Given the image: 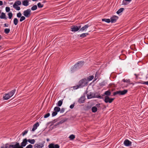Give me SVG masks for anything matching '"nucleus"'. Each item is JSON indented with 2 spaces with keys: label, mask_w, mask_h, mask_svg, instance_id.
<instances>
[{
  "label": "nucleus",
  "mask_w": 148,
  "mask_h": 148,
  "mask_svg": "<svg viewBox=\"0 0 148 148\" xmlns=\"http://www.w3.org/2000/svg\"><path fill=\"white\" fill-rule=\"evenodd\" d=\"M0 18L1 19H4L5 20H6L7 18L6 17L5 14L3 12H2L1 13V15L0 16Z\"/></svg>",
  "instance_id": "nucleus-17"
},
{
  "label": "nucleus",
  "mask_w": 148,
  "mask_h": 148,
  "mask_svg": "<svg viewBox=\"0 0 148 148\" xmlns=\"http://www.w3.org/2000/svg\"><path fill=\"white\" fill-rule=\"evenodd\" d=\"M88 80L87 79L84 78L81 80L79 82V85L74 87L75 89L81 88L86 85L88 83Z\"/></svg>",
  "instance_id": "nucleus-1"
},
{
  "label": "nucleus",
  "mask_w": 148,
  "mask_h": 148,
  "mask_svg": "<svg viewBox=\"0 0 148 148\" xmlns=\"http://www.w3.org/2000/svg\"><path fill=\"white\" fill-rule=\"evenodd\" d=\"M37 5L38 8H40L43 7L44 5L40 3H38Z\"/></svg>",
  "instance_id": "nucleus-32"
},
{
  "label": "nucleus",
  "mask_w": 148,
  "mask_h": 148,
  "mask_svg": "<svg viewBox=\"0 0 148 148\" xmlns=\"http://www.w3.org/2000/svg\"><path fill=\"white\" fill-rule=\"evenodd\" d=\"M1 47L0 46V49H1Z\"/></svg>",
  "instance_id": "nucleus-61"
},
{
  "label": "nucleus",
  "mask_w": 148,
  "mask_h": 148,
  "mask_svg": "<svg viewBox=\"0 0 148 148\" xmlns=\"http://www.w3.org/2000/svg\"><path fill=\"white\" fill-rule=\"evenodd\" d=\"M84 64V62H78L74 65L78 70L81 68L83 66Z\"/></svg>",
  "instance_id": "nucleus-6"
},
{
  "label": "nucleus",
  "mask_w": 148,
  "mask_h": 148,
  "mask_svg": "<svg viewBox=\"0 0 148 148\" xmlns=\"http://www.w3.org/2000/svg\"><path fill=\"white\" fill-rule=\"evenodd\" d=\"M47 141H49V138H47Z\"/></svg>",
  "instance_id": "nucleus-58"
},
{
  "label": "nucleus",
  "mask_w": 148,
  "mask_h": 148,
  "mask_svg": "<svg viewBox=\"0 0 148 148\" xmlns=\"http://www.w3.org/2000/svg\"><path fill=\"white\" fill-rule=\"evenodd\" d=\"M16 91L15 89L12 90L10 93L5 95V96L3 97V99L4 100L9 99L10 97H12Z\"/></svg>",
  "instance_id": "nucleus-2"
},
{
  "label": "nucleus",
  "mask_w": 148,
  "mask_h": 148,
  "mask_svg": "<svg viewBox=\"0 0 148 148\" xmlns=\"http://www.w3.org/2000/svg\"><path fill=\"white\" fill-rule=\"evenodd\" d=\"M5 10L7 12H8L10 11V8L9 7H6L5 8Z\"/></svg>",
  "instance_id": "nucleus-48"
},
{
  "label": "nucleus",
  "mask_w": 148,
  "mask_h": 148,
  "mask_svg": "<svg viewBox=\"0 0 148 148\" xmlns=\"http://www.w3.org/2000/svg\"><path fill=\"white\" fill-rule=\"evenodd\" d=\"M54 110L55 111H56L57 112H59L60 110V108L58 107H56L54 108Z\"/></svg>",
  "instance_id": "nucleus-26"
},
{
  "label": "nucleus",
  "mask_w": 148,
  "mask_h": 148,
  "mask_svg": "<svg viewBox=\"0 0 148 148\" xmlns=\"http://www.w3.org/2000/svg\"><path fill=\"white\" fill-rule=\"evenodd\" d=\"M54 148H59L60 146L58 144H54Z\"/></svg>",
  "instance_id": "nucleus-45"
},
{
  "label": "nucleus",
  "mask_w": 148,
  "mask_h": 148,
  "mask_svg": "<svg viewBox=\"0 0 148 148\" xmlns=\"http://www.w3.org/2000/svg\"><path fill=\"white\" fill-rule=\"evenodd\" d=\"M10 31V30L9 29L6 28L4 29V32L6 34H8L9 33Z\"/></svg>",
  "instance_id": "nucleus-31"
},
{
  "label": "nucleus",
  "mask_w": 148,
  "mask_h": 148,
  "mask_svg": "<svg viewBox=\"0 0 148 148\" xmlns=\"http://www.w3.org/2000/svg\"><path fill=\"white\" fill-rule=\"evenodd\" d=\"M13 7L16 10H20V8L18 6H14L13 5Z\"/></svg>",
  "instance_id": "nucleus-33"
},
{
  "label": "nucleus",
  "mask_w": 148,
  "mask_h": 148,
  "mask_svg": "<svg viewBox=\"0 0 148 148\" xmlns=\"http://www.w3.org/2000/svg\"><path fill=\"white\" fill-rule=\"evenodd\" d=\"M114 98H110L108 96H106L105 97L104 101L106 103H111L114 100Z\"/></svg>",
  "instance_id": "nucleus-8"
},
{
  "label": "nucleus",
  "mask_w": 148,
  "mask_h": 148,
  "mask_svg": "<svg viewBox=\"0 0 148 148\" xmlns=\"http://www.w3.org/2000/svg\"><path fill=\"white\" fill-rule=\"evenodd\" d=\"M127 92V90H124L123 91H118L114 92L113 95L115 96L117 94L120 95H123L126 94Z\"/></svg>",
  "instance_id": "nucleus-3"
},
{
  "label": "nucleus",
  "mask_w": 148,
  "mask_h": 148,
  "mask_svg": "<svg viewBox=\"0 0 148 148\" xmlns=\"http://www.w3.org/2000/svg\"><path fill=\"white\" fill-rule=\"evenodd\" d=\"M25 18L24 16H22L21 17V18L20 20V21L21 22L25 20Z\"/></svg>",
  "instance_id": "nucleus-41"
},
{
  "label": "nucleus",
  "mask_w": 148,
  "mask_h": 148,
  "mask_svg": "<svg viewBox=\"0 0 148 148\" xmlns=\"http://www.w3.org/2000/svg\"><path fill=\"white\" fill-rule=\"evenodd\" d=\"M37 5H34L31 8V9L32 10H36L37 9Z\"/></svg>",
  "instance_id": "nucleus-34"
},
{
  "label": "nucleus",
  "mask_w": 148,
  "mask_h": 148,
  "mask_svg": "<svg viewBox=\"0 0 148 148\" xmlns=\"http://www.w3.org/2000/svg\"><path fill=\"white\" fill-rule=\"evenodd\" d=\"M8 16L9 19H11L12 16V12H9L8 14Z\"/></svg>",
  "instance_id": "nucleus-38"
},
{
  "label": "nucleus",
  "mask_w": 148,
  "mask_h": 148,
  "mask_svg": "<svg viewBox=\"0 0 148 148\" xmlns=\"http://www.w3.org/2000/svg\"><path fill=\"white\" fill-rule=\"evenodd\" d=\"M15 148V144L9 145L8 143L6 144L1 147V148Z\"/></svg>",
  "instance_id": "nucleus-7"
},
{
  "label": "nucleus",
  "mask_w": 148,
  "mask_h": 148,
  "mask_svg": "<svg viewBox=\"0 0 148 148\" xmlns=\"http://www.w3.org/2000/svg\"><path fill=\"white\" fill-rule=\"evenodd\" d=\"M136 76V77H138V75H137L136 74H134Z\"/></svg>",
  "instance_id": "nucleus-56"
},
{
  "label": "nucleus",
  "mask_w": 148,
  "mask_h": 148,
  "mask_svg": "<svg viewBox=\"0 0 148 148\" xmlns=\"http://www.w3.org/2000/svg\"><path fill=\"white\" fill-rule=\"evenodd\" d=\"M3 4V1H0V5H2Z\"/></svg>",
  "instance_id": "nucleus-53"
},
{
  "label": "nucleus",
  "mask_w": 148,
  "mask_h": 148,
  "mask_svg": "<svg viewBox=\"0 0 148 148\" xmlns=\"http://www.w3.org/2000/svg\"><path fill=\"white\" fill-rule=\"evenodd\" d=\"M5 27H8V24H4Z\"/></svg>",
  "instance_id": "nucleus-54"
},
{
  "label": "nucleus",
  "mask_w": 148,
  "mask_h": 148,
  "mask_svg": "<svg viewBox=\"0 0 148 148\" xmlns=\"http://www.w3.org/2000/svg\"><path fill=\"white\" fill-rule=\"evenodd\" d=\"M97 109L95 106H93L92 108V111L93 112H95L97 111Z\"/></svg>",
  "instance_id": "nucleus-24"
},
{
  "label": "nucleus",
  "mask_w": 148,
  "mask_h": 148,
  "mask_svg": "<svg viewBox=\"0 0 148 148\" xmlns=\"http://www.w3.org/2000/svg\"><path fill=\"white\" fill-rule=\"evenodd\" d=\"M1 36L0 35V40L1 39Z\"/></svg>",
  "instance_id": "nucleus-60"
},
{
  "label": "nucleus",
  "mask_w": 148,
  "mask_h": 148,
  "mask_svg": "<svg viewBox=\"0 0 148 148\" xmlns=\"http://www.w3.org/2000/svg\"><path fill=\"white\" fill-rule=\"evenodd\" d=\"M74 104H71V106H70V108L71 109H72L73 108V107H74Z\"/></svg>",
  "instance_id": "nucleus-52"
},
{
  "label": "nucleus",
  "mask_w": 148,
  "mask_h": 148,
  "mask_svg": "<svg viewBox=\"0 0 148 148\" xmlns=\"http://www.w3.org/2000/svg\"><path fill=\"white\" fill-rule=\"evenodd\" d=\"M124 10V8H121L117 11L116 13L118 14H119L122 12Z\"/></svg>",
  "instance_id": "nucleus-23"
},
{
  "label": "nucleus",
  "mask_w": 148,
  "mask_h": 148,
  "mask_svg": "<svg viewBox=\"0 0 148 148\" xmlns=\"http://www.w3.org/2000/svg\"><path fill=\"white\" fill-rule=\"evenodd\" d=\"M62 123V122L61 121H60V122H59L58 123V124H57V125H59V124H61V123Z\"/></svg>",
  "instance_id": "nucleus-55"
},
{
  "label": "nucleus",
  "mask_w": 148,
  "mask_h": 148,
  "mask_svg": "<svg viewBox=\"0 0 148 148\" xmlns=\"http://www.w3.org/2000/svg\"><path fill=\"white\" fill-rule=\"evenodd\" d=\"M50 115V114L49 113H48L46 114H45L44 116L45 118H47Z\"/></svg>",
  "instance_id": "nucleus-44"
},
{
  "label": "nucleus",
  "mask_w": 148,
  "mask_h": 148,
  "mask_svg": "<svg viewBox=\"0 0 148 148\" xmlns=\"http://www.w3.org/2000/svg\"><path fill=\"white\" fill-rule=\"evenodd\" d=\"M106 83L105 81H103L102 82H101L100 84V85L101 86H104L106 85Z\"/></svg>",
  "instance_id": "nucleus-36"
},
{
  "label": "nucleus",
  "mask_w": 148,
  "mask_h": 148,
  "mask_svg": "<svg viewBox=\"0 0 148 148\" xmlns=\"http://www.w3.org/2000/svg\"><path fill=\"white\" fill-rule=\"evenodd\" d=\"M33 147V146L29 144L26 146V148H32Z\"/></svg>",
  "instance_id": "nucleus-47"
},
{
  "label": "nucleus",
  "mask_w": 148,
  "mask_h": 148,
  "mask_svg": "<svg viewBox=\"0 0 148 148\" xmlns=\"http://www.w3.org/2000/svg\"><path fill=\"white\" fill-rule=\"evenodd\" d=\"M77 70V69L76 68V67L75 66V65H74V66H73L71 68V69L70 72L71 73H73L75 71Z\"/></svg>",
  "instance_id": "nucleus-16"
},
{
  "label": "nucleus",
  "mask_w": 148,
  "mask_h": 148,
  "mask_svg": "<svg viewBox=\"0 0 148 148\" xmlns=\"http://www.w3.org/2000/svg\"><path fill=\"white\" fill-rule=\"evenodd\" d=\"M21 15H22V14H21V13L20 12L18 13L17 14V16L18 18L21 17Z\"/></svg>",
  "instance_id": "nucleus-43"
},
{
  "label": "nucleus",
  "mask_w": 148,
  "mask_h": 148,
  "mask_svg": "<svg viewBox=\"0 0 148 148\" xmlns=\"http://www.w3.org/2000/svg\"><path fill=\"white\" fill-rule=\"evenodd\" d=\"M44 146V144L42 143H39L36 144L34 145L35 148H42Z\"/></svg>",
  "instance_id": "nucleus-11"
},
{
  "label": "nucleus",
  "mask_w": 148,
  "mask_h": 148,
  "mask_svg": "<svg viewBox=\"0 0 148 148\" xmlns=\"http://www.w3.org/2000/svg\"><path fill=\"white\" fill-rule=\"evenodd\" d=\"M21 4V2L18 0H17L15 2V3L13 4V5L14 6H18L19 5H20Z\"/></svg>",
  "instance_id": "nucleus-18"
},
{
  "label": "nucleus",
  "mask_w": 148,
  "mask_h": 148,
  "mask_svg": "<svg viewBox=\"0 0 148 148\" xmlns=\"http://www.w3.org/2000/svg\"><path fill=\"white\" fill-rule=\"evenodd\" d=\"M75 136L73 134L70 135L69 137V138L71 140H73L75 138Z\"/></svg>",
  "instance_id": "nucleus-35"
},
{
  "label": "nucleus",
  "mask_w": 148,
  "mask_h": 148,
  "mask_svg": "<svg viewBox=\"0 0 148 148\" xmlns=\"http://www.w3.org/2000/svg\"><path fill=\"white\" fill-rule=\"evenodd\" d=\"M124 144L126 146H130L131 145L132 142L127 139L125 140Z\"/></svg>",
  "instance_id": "nucleus-9"
},
{
  "label": "nucleus",
  "mask_w": 148,
  "mask_h": 148,
  "mask_svg": "<svg viewBox=\"0 0 148 148\" xmlns=\"http://www.w3.org/2000/svg\"><path fill=\"white\" fill-rule=\"evenodd\" d=\"M31 10L30 9L25 10L23 13V15L26 17H28L31 15Z\"/></svg>",
  "instance_id": "nucleus-4"
},
{
  "label": "nucleus",
  "mask_w": 148,
  "mask_h": 148,
  "mask_svg": "<svg viewBox=\"0 0 148 148\" xmlns=\"http://www.w3.org/2000/svg\"><path fill=\"white\" fill-rule=\"evenodd\" d=\"M118 18V16H113L110 18V22H111L112 23H114L116 21Z\"/></svg>",
  "instance_id": "nucleus-10"
},
{
  "label": "nucleus",
  "mask_w": 148,
  "mask_h": 148,
  "mask_svg": "<svg viewBox=\"0 0 148 148\" xmlns=\"http://www.w3.org/2000/svg\"><path fill=\"white\" fill-rule=\"evenodd\" d=\"M57 114V112L56 111H55L54 112H53L52 114V116H54L56 115Z\"/></svg>",
  "instance_id": "nucleus-42"
},
{
  "label": "nucleus",
  "mask_w": 148,
  "mask_h": 148,
  "mask_svg": "<svg viewBox=\"0 0 148 148\" xmlns=\"http://www.w3.org/2000/svg\"><path fill=\"white\" fill-rule=\"evenodd\" d=\"M54 144L53 143H51L48 145L49 148H54Z\"/></svg>",
  "instance_id": "nucleus-39"
},
{
  "label": "nucleus",
  "mask_w": 148,
  "mask_h": 148,
  "mask_svg": "<svg viewBox=\"0 0 148 148\" xmlns=\"http://www.w3.org/2000/svg\"><path fill=\"white\" fill-rule=\"evenodd\" d=\"M102 21H105L107 23H109L110 22V20L109 19L103 18Z\"/></svg>",
  "instance_id": "nucleus-22"
},
{
  "label": "nucleus",
  "mask_w": 148,
  "mask_h": 148,
  "mask_svg": "<svg viewBox=\"0 0 148 148\" xmlns=\"http://www.w3.org/2000/svg\"><path fill=\"white\" fill-rule=\"evenodd\" d=\"M81 27V26L73 25L71 28V31L74 32H77L80 29Z\"/></svg>",
  "instance_id": "nucleus-5"
},
{
  "label": "nucleus",
  "mask_w": 148,
  "mask_h": 148,
  "mask_svg": "<svg viewBox=\"0 0 148 148\" xmlns=\"http://www.w3.org/2000/svg\"><path fill=\"white\" fill-rule=\"evenodd\" d=\"M132 0H123V1L122 4L124 5H127Z\"/></svg>",
  "instance_id": "nucleus-14"
},
{
  "label": "nucleus",
  "mask_w": 148,
  "mask_h": 148,
  "mask_svg": "<svg viewBox=\"0 0 148 148\" xmlns=\"http://www.w3.org/2000/svg\"><path fill=\"white\" fill-rule=\"evenodd\" d=\"M94 78V76L92 75L88 77L87 80H88V82L89 81L92 80Z\"/></svg>",
  "instance_id": "nucleus-30"
},
{
  "label": "nucleus",
  "mask_w": 148,
  "mask_h": 148,
  "mask_svg": "<svg viewBox=\"0 0 148 148\" xmlns=\"http://www.w3.org/2000/svg\"><path fill=\"white\" fill-rule=\"evenodd\" d=\"M96 108H99L100 106V103H98L95 106Z\"/></svg>",
  "instance_id": "nucleus-50"
},
{
  "label": "nucleus",
  "mask_w": 148,
  "mask_h": 148,
  "mask_svg": "<svg viewBox=\"0 0 148 148\" xmlns=\"http://www.w3.org/2000/svg\"><path fill=\"white\" fill-rule=\"evenodd\" d=\"M88 35V33H83L80 35V37L83 38L86 37L87 35Z\"/></svg>",
  "instance_id": "nucleus-21"
},
{
  "label": "nucleus",
  "mask_w": 148,
  "mask_h": 148,
  "mask_svg": "<svg viewBox=\"0 0 148 148\" xmlns=\"http://www.w3.org/2000/svg\"><path fill=\"white\" fill-rule=\"evenodd\" d=\"M65 109L64 108H62L60 110L61 113H63Z\"/></svg>",
  "instance_id": "nucleus-51"
},
{
  "label": "nucleus",
  "mask_w": 148,
  "mask_h": 148,
  "mask_svg": "<svg viewBox=\"0 0 148 148\" xmlns=\"http://www.w3.org/2000/svg\"><path fill=\"white\" fill-rule=\"evenodd\" d=\"M63 101V99L59 101L57 103V106L59 107L61 106L62 104Z\"/></svg>",
  "instance_id": "nucleus-20"
},
{
  "label": "nucleus",
  "mask_w": 148,
  "mask_h": 148,
  "mask_svg": "<svg viewBox=\"0 0 148 148\" xmlns=\"http://www.w3.org/2000/svg\"><path fill=\"white\" fill-rule=\"evenodd\" d=\"M87 98L88 99H90L94 98V96L91 94L87 95Z\"/></svg>",
  "instance_id": "nucleus-29"
},
{
  "label": "nucleus",
  "mask_w": 148,
  "mask_h": 148,
  "mask_svg": "<svg viewBox=\"0 0 148 148\" xmlns=\"http://www.w3.org/2000/svg\"><path fill=\"white\" fill-rule=\"evenodd\" d=\"M89 26L88 24L85 25L82 28H80V30L83 31H84V30H86V29Z\"/></svg>",
  "instance_id": "nucleus-13"
},
{
  "label": "nucleus",
  "mask_w": 148,
  "mask_h": 148,
  "mask_svg": "<svg viewBox=\"0 0 148 148\" xmlns=\"http://www.w3.org/2000/svg\"><path fill=\"white\" fill-rule=\"evenodd\" d=\"M141 83L143 84H146V85H148V81L142 82H141Z\"/></svg>",
  "instance_id": "nucleus-46"
},
{
  "label": "nucleus",
  "mask_w": 148,
  "mask_h": 148,
  "mask_svg": "<svg viewBox=\"0 0 148 148\" xmlns=\"http://www.w3.org/2000/svg\"><path fill=\"white\" fill-rule=\"evenodd\" d=\"M28 131L25 130L22 133L23 135V136L25 135L27 133Z\"/></svg>",
  "instance_id": "nucleus-49"
},
{
  "label": "nucleus",
  "mask_w": 148,
  "mask_h": 148,
  "mask_svg": "<svg viewBox=\"0 0 148 148\" xmlns=\"http://www.w3.org/2000/svg\"><path fill=\"white\" fill-rule=\"evenodd\" d=\"M123 81L124 82H126L127 83H129L130 82V81L129 79H123Z\"/></svg>",
  "instance_id": "nucleus-37"
},
{
  "label": "nucleus",
  "mask_w": 148,
  "mask_h": 148,
  "mask_svg": "<svg viewBox=\"0 0 148 148\" xmlns=\"http://www.w3.org/2000/svg\"><path fill=\"white\" fill-rule=\"evenodd\" d=\"M22 4L25 6H27L29 5V1L27 0H25L22 2Z\"/></svg>",
  "instance_id": "nucleus-19"
},
{
  "label": "nucleus",
  "mask_w": 148,
  "mask_h": 148,
  "mask_svg": "<svg viewBox=\"0 0 148 148\" xmlns=\"http://www.w3.org/2000/svg\"><path fill=\"white\" fill-rule=\"evenodd\" d=\"M104 95H107V96H110L111 94V92L109 90L108 91H106L104 93Z\"/></svg>",
  "instance_id": "nucleus-25"
},
{
  "label": "nucleus",
  "mask_w": 148,
  "mask_h": 148,
  "mask_svg": "<svg viewBox=\"0 0 148 148\" xmlns=\"http://www.w3.org/2000/svg\"><path fill=\"white\" fill-rule=\"evenodd\" d=\"M33 1H37L38 0H32Z\"/></svg>",
  "instance_id": "nucleus-59"
},
{
  "label": "nucleus",
  "mask_w": 148,
  "mask_h": 148,
  "mask_svg": "<svg viewBox=\"0 0 148 148\" xmlns=\"http://www.w3.org/2000/svg\"><path fill=\"white\" fill-rule=\"evenodd\" d=\"M99 75V73H98V72H97L96 73L95 76V80H96L98 78Z\"/></svg>",
  "instance_id": "nucleus-40"
},
{
  "label": "nucleus",
  "mask_w": 148,
  "mask_h": 148,
  "mask_svg": "<svg viewBox=\"0 0 148 148\" xmlns=\"http://www.w3.org/2000/svg\"><path fill=\"white\" fill-rule=\"evenodd\" d=\"M39 124L38 123H36L34 124L33 125V128L32 130V131L33 132L36 129L37 127L39 126Z\"/></svg>",
  "instance_id": "nucleus-12"
},
{
  "label": "nucleus",
  "mask_w": 148,
  "mask_h": 148,
  "mask_svg": "<svg viewBox=\"0 0 148 148\" xmlns=\"http://www.w3.org/2000/svg\"><path fill=\"white\" fill-rule=\"evenodd\" d=\"M27 141H28L29 143H31L32 144H34L35 142V140L34 139H29L27 140Z\"/></svg>",
  "instance_id": "nucleus-27"
},
{
  "label": "nucleus",
  "mask_w": 148,
  "mask_h": 148,
  "mask_svg": "<svg viewBox=\"0 0 148 148\" xmlns=\"http://www.w3.org/2000/svg\"><path fill=\"white\" fill-rule=\"evenodd\" d=\"M98 97L100 99L101 98H102L101 96H99Z\"/></svg>",
  "instance_id": "nucleus-57"
},
{
  "label": "nucleus",
  "mask_w": 148,
  "mask_h": 148,
  "mask_svg": "<svg viewBox=\"0 0 148 148\" xmlns=\"http://www.w3.org/2000/svg\"><path fill=\"white\" fill-rule=\"evenodd\" d=\"M85 97H81L78 100V102L80 103H83L84 102Z\"/></svg>",
  "instance_id": "nucleus-15"
},
{
  "label": "nucleus",
  "mask_w": 148,
  "mask_h": 148,
  "mask_svg": "<svg viewBox=\"0 0 148 148\" xmlns=\"http://www.w3.org/2000/svg\"><path fill=\"white\" fill-rule=\"evenodd\" d=\"M18 21L17 18H15L14 19V23L15 25H16L18 23Z\"/></svg>",
  "instance_id": "nucleus-28"
}]
</instances>
